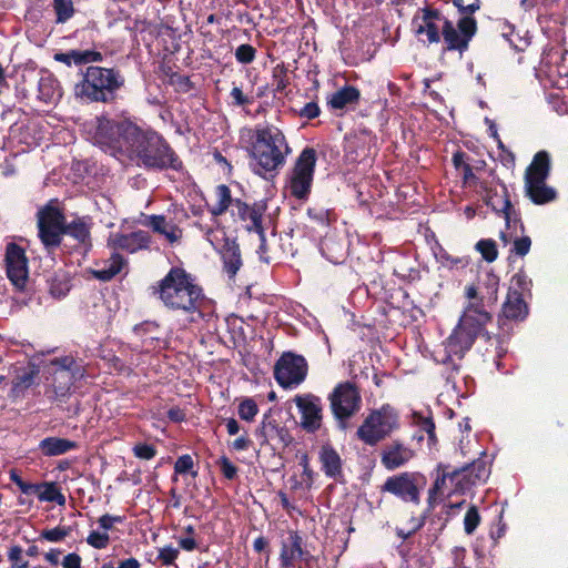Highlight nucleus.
<instances>
[{
    "instance_id": "1",
    "label": "nucleus",
    "mask_w": 568,
    "mask_h": 568,
    "mask_svg": "<svg viewBox=\"0 0 568 568\" xmlns=\"http://www.w3.org/2000/svg\"><path fill=\"white\" fill-rule=\"evenodd\" d=\"M150 291L169 310L196 314V317L192 316V322L204 317L205 295L203 288L183 267H171L162 280L150 287Z\"/></svg>"
},
{
    "instance_id": "2",
    "label": "nucleus",
    "mask_w": 568,
    "mask_h": 568,
    "mask_svg": "<svg viewBox=\"0 0 568 568\" xmlns=\"http://www.w3.org/2000/svg\"><path fill=\"white\" fill-rule=\"evenodd\" d=\"M252 171L267 180L276 176L292 152L283 131L273 124H258L254 129L248 149Z\"/></svg>"
},
{
    "instance_id": "3",
    "label": "nucleus",
    "mask_w": 568,
    "mask_h": 568,
    "mask_svg": "<svg viewBox=\"0 0 568 568\" xmlns=\"http://www.w3.org/2000/svg\"><path fill=\"white\" fill-rule=\"evenodd\" d=\"M146 170L183 172L184 164L162 134L153 129L139 128L126 155Z\"/></svg>"
},
{
    "instance_id": "4",
    "label": "nucleus",
    "mask_w": 568,
    "mask_h": 568,
    "mask_svg": "<svg viewBox=\"0 0 568 568\" xmlns=\"http://www.w3.org/2000/svg\"><path fill=\"white\" fill-rule=\"evenodd\" d=\"M125 78L116 68L89 65L75 83L74 97L84 103H113L124 87Z\"/></svg>"
},
{
    "instance_id": "5",
    "label": "nucleus",
    "mask_w": 568,
    "mask_h": 568,
    "mask_svg": "<svg viewBox=\"0 0 568 568\" xmlns=\"http://www.w3.org/2000/svg\"><path fill=\"white\" fill-rule=\"evenodd\" d=\"M139 128L129 116L110 118L101 114L95 116L91 134L93 143L100 148L126 155Z\"/></svg>"
},
{
    "instance_id": "6",
    "label": "nucleus",
    "mask_w": 568,
    "mask_h": 568,
    "mask_svg": "<svg viewBox=\"0 0 568 568\" xmlns=\"http://www.w3.org/2000/svg\"><path fill=\"white\" fill-rule=\"evenodd\" d=\"M400 427L398 410L390 404H383L379 408L372 409L357 428L356 436L368 446L390 437Z\"/></svg>"
},
{
    "instance_id": "7",
    "label": "nucleus",
    "mask_w": 568,
    "mask_h": 568,
    "mask_svg": "<svg viewBox=\"0 0 568 568\" xmlns=\"http://www.w3.org/2000/svg\"><path fill=\"white\" fill-rule=\"evenodd\" d=\"M483 335L487 341L491 339V335L485 329L467 320L459 318L458 324L453 329L452 334L445 341V356L442 358V363L445 366L452 367V373H458L459 365L455 364L452 356H456L462 359L465 354L473 347L476 338Z\"/></svg>"
},
{
    "instance_id": "8",
    "label": "nucleus",
    "mask_w": 568,
    "mask_h": 568,
    "mask_svg": "<svg viewBox=\"0 0 568 568\" xmlns=\"http://www.w3.org/2000/svg\"><path fill=\"white\" fill-rule=\"evenodd\" d=\"M51 365L55 368L51 385L53 395L49 398L58 403H65L72 394L74 383L85 376V368L70 355L53 358Z\"/></svg>"
},
{
    "instance_id": "9",
    "label": "nucleus",
    "mask_w": 568,
    "mask_h": 568,
    "mask_svg": "<svg viewBox=\"0 0 568 568\" xmlns=\"http://www.w3.org/2000/svg\"><path fill=\"white\" fill-rule=\"evenodd\" d=\"M317 152L314 148H304L295 160L288 175V190L291 196L306 201L312 192Z\"/></svg>"
},
{
    "instance_id": "10",
    "label": "nucleus",
    "mask_w": 568,
    "mask_h": 568,
    "mask_svg": "<svg viewBox=\"0 0 568 568\" xmlns=\"http://www.w3.org/2000/svg\"><path fill=\"white\" fill-rule=\"evenodd\" d=\"M328 400L332 414L342 429L347 427V422L362 407L361 392L355 383L349 381L338 383L328 395Z\"/></svg>"
},
{
    "instance_id": "11",
    "label": "nucleus",
    "mask_w": 568,
    "mask_h": 568,
    "mask_svg": "<svg viewBox=\"0 0 568 568\" xmlns=\"http://www.w3.org/2000/svg\"><path fill=\"white\" fill-rule=\"evenodd\" d=\"M427 485V478L419 471H403L386 478L382 491L389 493L404 503L420 504V493Z\"/></svg>"
},
{
    "instance_id": "12",
    "label": "nucleus",
    "mask_w": 568,
    "mask_h": 568,
    "mask_svg": "<svg viewBox=\"0 0 568 568\" xmlns=\"http://www.w3.org/2000/svg\"><path fill=\"white\" fill-rule=\"evenodd\" d=\"M50 201L38 211V234L48 251L59 247L62 243L65 215L61 209Z\"/></svg>"
},
{
    "instance_id": "13",
    "label": "nucleus",
    "mask_w": 568,
    "mask_h": 568,
    "mask_svg": "<svg viewBox=\"0 0 568 568\" xmlns=\"http://www.w3.org/2000/svg\"><path fill=\"white\" fill-rule=\"evenodd\" d=\"M477 32V21L474 17L464 16L455 26L449 19H444L442 38L444 51H458L460 54L469 48V42Z\"/></svg>"
},
{
    "instance_id": "14",
    "label": "nucleus",
    "mask_w": 568,
    "mask_h": 568,
    "mask_svg": "<svg viewBox=\"0 0 568 568\" xmlns=\"http://www.w3.org/2000/svg\"><path fill=\"white\" fill-rule=\"evenodd\" d=\"M308 373V364L303 355L285 352L274 365V378L277 384L291 389L301 385Z\"/></svg>"
},
{
    "instance_id": "15",
    "label": "nucleus",
    "mask_w": 568,
    "mask_h": 568,
    "mask_svg": "<svg viewBox=\"0 0 568 568\" xmlns=\"http://www.w3.org/2000/svg\"><path fill=\"white\" fill-rule=\"evenodd\" d=\"M267 210L264 200L255 201L248 204L240 199L235 200L234 207L231 209V215L234 221L242 223L248 233H256L262 240L265 239V229L263 226V216Z\"/></svg>"
},
{
    "instance_id": "16",
    "label": "nucleus",
    "mask_w": 568,
    "mask_h": 568,
    "mask_svg": "<svg viewBox=\"0 0 568 568\" xmlns=\"http://www.w3.org/2000/svg\"><path fill=\"white\" fill-rule=\"evenodd\" d=\"M501 186V193L497 190L491 189L487 183H481L480 187L484 191V202L489 206L496 214L501 215L505 219L507 229H510V223H519L521 231H524V224L520 219V213L516 211L511 204L507 186L504 182H499Z\"/></svg>"
},
{
    "instance_id": "17",
    "label": "nucleus",
    "mask_w": 568,
    "mask_h": 568,
    "mask_svg": "<svg viewBox=\"0 0 568 568\" xmlns=\"http://www.w3.org/2000/svg\"><path fill=\"white\" fill-rule=\"evenodd\" d=\"M28 257L26 250L16 242L6 245L4 265L9 281L19 290H23L29 278Z\"/></svg>"
},
{
    "instance_id": "18",
    "label": "nucleus",
    "mask_w": 568,
    "mask_h": 568,
    "mask_svg": "<svg viewBox=\"0 0 568 568\" xmlns=\"http://www.w3.org/2000/svg\"><path fill=\"white\" fill-rule=\"evenodd\" d=\"M9 477L24 495H36L40 501L55 503L59 506H64L67 503L65 496L55 481L28 483L17 469H11Z\"/></svg>"
},
{
    "instance_id": "19",
    "label": "nucleus",
    "mask_w": 568,
    "mask_h": 568,
    "mask_svg": "<svg viewBox=\"0 0 568 568\" xmlns=\"http://www.w3.org/2000/svg\"><path fill=\"white\" fill-rule=\"evenodd\" d=\"M255 435L261 439V446L272 445L274 449H285L294 440L288 428L272 417L271 409L264 414Z\"/></svg>"
},
{
    "instance_id": "20",
    "label": "nucleus",
    "mask_w": 568,
    "mask_h": 568,
    "mask_svg": "<svg viewBox=\"0 0 568 568\" xmlns=\"http://www.w3.org/2000/svg\"><path fill=\"white\" fill-rule=\"evenodd\" d=\"M301 414V426L307 433H316L322 427L323 404L322 399L312 394L296 395L294 398Z\"/></svg>"
},
{
    "instance_id": "21",
    "label": "nucleus",
    "mask_w": 568,
    "mask_h": 568,
    "mask_svg": "<svg viewBox=\"0 0 568 568\" xmlns=\"http://www.w3.org/2000/svg\"><path fill=\"white\" fill-rule=\"evenodd\" d=\"M152 236L144 230H136L131 233L111 232L108 237L110 248L130 254L150 250Z\"/></svg>"
},
{
    "instance_id": "22",
    "label": "nucleus",
    "mask_w": 568,
    "mask_h": 568,
    "mask_svg": "<svg viewBox=\"0 0 568 568\" xmlns=\"http://www.w3.org/2000/svg\"><path fill=\"white\" fill-rule=\"evenodd\" d=\"M465 296L468 298V303L460 318L469 317L474 324L485 327L493 320L491 314L485 308L486 297L474 284L465 287Z\"/></svg>"
},
{
    "instance_id": "23",
    "label": "nucleus",
    "mask_w": 568,
    "mask_h": 568,
    "mask_svg": "<svg viewBox=\"0 0 568 568\" xmlns=\"http://www.w3.org/2000/svg\"><path fill=\"white\" fill-rule=\"evenodd\" d=\"M381 463L387 470H395L409 463L415 452L400 439L385 444L381 450Z\"/></svg>"
},
{
    "instance_id": "24",
    "label": "nucleus",
    "mask_w": 568,
    "mask_h": 568,
    "mask_svg": "<svg viewBox=\"0 0 568 568\" xmlns=\"http://www.w3.org/2000/svg\"><path fill=\"white\" fill-rule=\"evenodd\" d=\"M310 552L303 549V538L298 531H290L287 540L281 542V568H295L297 560L307 561Z\"/></svg>"
},
{
    "instance_id": "25",
    "label": "nucleus",
    "mask_w": 568,
    "mask_h": 568,
    "mask_svg": "<svg viewBox=\"0 0 568 568\" xmlns=\"http://www.w3.org/2000/svg\"><path fill=\"white\" fill-rule=\"evenodd\" d=\"M92 225L90 216H78L71 222L65 221L63 235L72 237L77 242L75 247L88 252L92 248Z\"/></svg>"
},
{
    "instance_id": "26",
    "label": "nucleus",
    "mask_w": 568,
    "mask_h": 568,
    "mask_svg": "<svg viewBox=\"0 0 568 568\" xmlns=\"http://www.w3.org/2000/svg\"><path fill=\"white\" fill-rule=\"evenodd\" d=\"M454 468L450 465L439 463L436 467V478L433 486L428 490V503L433 505L437 498L444 494L446 481H449L455 486V490H465V484L459 476L453 475Z\"/></svg>"
},
{
    "instance_id": "27",
    "label": "nucleus",
    "mask_w": 568,
    "mask_h": 568,
    "mask_svg": "<svg viewBox=\"0 0 568 568\" xmlns=\"http://www.w3.org/2000/svg\"><path fill=\"white\" fill-rule=\"evenodd\" d=\"M490 474V468L487 462L484 459H475L471 463H467L462 467L454 468L453 475L459 476L465 484V489L470 486H475L478 483L485 481Z\"/></svg>"
},
{
    "instance_id": "28",
    "label": "nucleus",
    "mask_w": 568,
    "mask_h": 568,
    "mask_svg": "<svg viewBox=\"0 0 568 568\" xmlns=\"http://www.w3.org/2000/svg\"><path fill=\"white\" fill-rule=\"evenodd\" d=\"M220 255L223 262V271L229 278H234L243 265L240 245L235 240L225 239Z\"/></svg>"
},
{
    "instance_id": "29",
    "label": "nucleus",
    "mask_w": 568,
    "mask_h": 568,
    "mask_svg": "<svg viewBox=\"0 0 568 568\" xmlns=\"http://www.w3.org/2000/svg\"><path fill=\"white\" fill-rule=\"evenodd\" d=\"M142 225L150 227L154 233L163 235L171 244L182 239V230L175 224L168 223L164 215H145Z\"/></svg>"
},
{
    "instance_id": "30",
    "label": "nucleus",
    "mask_w": 568,
    "mask_h": 568,
    "mask_svg": "<svg viewBox=\"0 0 568 568\" xmlns=\"http://www.w3.org/2000/svg\"><path fill=\"white\" fill-rule=\"evenodd\" d=\"M501 312L505 318L511 321H524L527 317L528 305L518 290H508Z\"/></svg>"
},
{
    "instance_id": "31",
    "label": "nucleus",
    "mask_w": 568,
    "mask_h": 568,
    "mask_svg": "<svg viewBox=\"0 0 568 568\" xmlns=\"http://www.w3.org/2000/svg\"><path fill=\"white\" fill-rule=\"evenodd\" d=\"M550 155L547 151H538L531 163L526 168L524 182H546L550 174Z\"/></svg>"
},
{
    "instance_id": "32",
    "label": "nucleus",
    "mask_w": 568,
    "mask_h": 568,
    "mask_svg": "<svg viewBox=\"0 0 568 568\" xmlns=\"http://www.w3.org/2000/svg\"><path fill=\"white\" fill-rule=\"evenodd\" d=\"M38 448L43 456L53 457L78 449L79 444L68 438L50 436L41 439Z\"/></svg>"
},
{
    "instance_id": "33",
    "label": "nucleus",
    "mask_w": 568,
    "mask_h": 568,
    "mask_svg": "<svg viewBox=\"0 0 568 568\" xmlns=\"http://www.w3.org/2000/svg\"><path fill=\"white\" fill-rule=\"evenodd\" d=\"M318 458L322 470L327 477L337 479L342 475V459L332 445H323L320 449Z\"/></svg>"
},
{
    "instance_id": "34",
    "label": "nucleus",
    "mask_w": 568,
    "mask_h": 568,
    "mask_svg": "<svg viewBox=\"0 0 568 568\" xmlns=\"http://www.w3.org/2000/svg\"><path fill=\"white\" fill-rule=\"evenodd\" d=\"M361 100V91L354 85H344L327 99L332 110H343L348 105H356Z\"/></svg>"
},
{
    "instance_id": "35",
    "label": "nucleus",
    "mask_w": 568,
    "mask_h": 568,
    "mask_svg": "<svg viewBox=\"0 0 568 568\" xmlns=\"http://www.w3.org/2000/svg\"><path fill=\"white\" fill-rule=\"evenodd\" d=\"M525 193L526 196L537 205L547 204L554 201L557 196L555 189L548 186L546 182H525Z\"/></svg>"
},
{
    "instance_id": "36",
    "label": "nucleus",
    "mask_w": 568,
    "mask_h": 568,
    "mask_svg": "<svg viewBox=\"0 0 568 568\" xmlns=\"http://www.w3.org/2000/svg\"><path fill=\"white\" fill-rule=\"evenodd\" d=\"M216 204L211 209L214 216L224 214L229 209L234 207L236 199L232 197L231 190L225 184H219L215 187Z\"/></svg>"
},
{
    "instance_id": "37",
    "label": "nucleus",
    "mask_w": 568,
    "mask_h": 568,
    "mask_svg": "<svg viewBox=\"0 0 568 568\" xmlns=\"http://www.w3.org/2000/svg\"><path fill=\"white\" fill-rule=\"evenodd\" d=\"M110 261H111V263H110L109 267L92 271L94 278L102 281V282H109L121 272L123 264H124L123 256L121 254L114 252V253H112Z\"/></svg>"
},
{
    "instance_id": "38",
    "label": "nucleus",
    "mask_w": 568,
    "mask_h": 568,
    "mask_svg": "<svg viewBox=\"0 0 568 568\" xmlns=\"http://www.w3.org/2000/svg\"><path fill=\"white\" fill-rule=\"evenodd\" d=\"M413 423L419 428V430L425 432L427 434L428 445L435 446L438 443L435 429L434 418L429 416H424L419 412L413 413Z\"/></svg>"
},
{
    "instance_id": "39",
    "label": "nucleus",
    "mask_w": 568,
    "mask_h": 568,
    "mask_svg": "<svg viewBox=\"0 0 568 568\" xmlns=\"http://www.w3.org/2000/svg\"><path fill=\"white\" fill-rule=\"evenodd\" d=\"M288 84V69L284 63L276 64L272 71V85L274 94L283 93Z\"/></svg>"
},
{
    "instance_id": "40",
    "label": "nucleus",
    "mask_w": 568,
    "mask_h": 568,
    "mask_svg": "<svg viewBox=\"0 0 568 568\" xmlns=\"http://www.w3.org/2000/svg\"><path fill=\"white\" fill-rule=\"evenodd\" d=\"M184 474H191L192 477L197 476V470H194V460H193L192 456L189 454H184V455L178 457V459L175 460L174 474L172 476V481L178 483L179 475H184Z\"/></svg>"
},
{
    "instance_id": "41",
    "label": "nucleus",
    "mask_w": 568,
    "mask_h": 568,
    "mask_svg": "<svg viewBox=\"0 0 568 568\" xmlns=\"http://www.w3.org/2000/svg\"><path fill=\"white\" fill-rule=\"evenodd\" d=\"M475 250L481 255L487 263H493L498 257V248L496 241L493 239H481L475 244Z\"/></svg>"
},
{
    "instance_id": "42",
    "label": "nucleus",
    "mask_w": 568,
    "mask_h": 568,
    "mask_svg": "<svg viewBox=\"0 0 568 568\" xmlns=\"http://www.w3.org/2000/svg\"><path fill=\"white\" fill-rule=\"evenodd\" d=\"M485 292H481L486 297L487 305H494L498 301L499 277L494 273H487L483 283Z\"/></svg>"
},
{
    "instance_id": "43",
    "label": "nucleus",
    "mask_w": 568,
    "mask_h": 568,
    "mask_svg": "<svg viewBox=\"0 0 568 568\" xmlns=\"http://www.w3.org/2000/svg\"><path fill=\"white\" fill-rule=\"evenodd\" d=\"M52 6L57 16V23H65L75 12L72 0H53Z\"/></svg>"
},
{
    "instance_id": "44",
    "label": "nucleus",
    "mask_w": 568,
    "mask_h": 568,
    "mask_svg": "<svg viewBox=\"0 0 568 568\" xmlns=\"http://www.w3.org/2000/svg\"><path fill=\"white\" fill-rule=\"evenodd\" d=\"M71 58L73 60V64L75 65H84L92 62H101L103 60V54L100 51L95 50H71Z\"/></svg>"
},
{
    "instance_id": "45",
    "label": "nucleus",
    "mask_w": 568,
    "mask_h": 568,
    "mask_svg": "<svg viewBox=\"0 0 568 568\" xmlns=\"http://www.w3.org/2000/svg\"><path fill=\"white\" fill-rule=\"evenodd\" d=\"M307 215L314 223L323 227H328L335 221L333 212L324 207H308Z\"/></svg>"
},
{
    "instance_id": "46",
    "label": "nucleus",
    "mask_w": 568,
    "mask_h": 568,
    "mask_svg": "<svg viewBox=\"0 0 568 568\" xmlns=\"http://www.w3.org/2000/svg\"><path fill=\"white\" fill-rule=\"evenodd\" d=\"M71 532V527L69 526H57L52 529H43L41 530L38 540H47L50 542H60L64 540Z\"/></svg>"
},
{
    "instance_id": "47",
    "label": "nucleus",
    "mask_w": 568,
    "mask_h": 568,
    "mask_svg": "<svg viewBox=\"0 0 568 568\" xmlns=\"http://www.w3.org/2000/svg\"><path fill=\"white\" fill-rule=\"evenodd\" d=\"M10 568H29V561L24 558L23 549L20 545H12L7 552Z\"/></svg>"
},
{
    "instance_id": "48",
    "label": "nucleus",
    "mask_w": 568,
    "mask_h": 568,
    "mask_svg": "<svg viewBox=\"0 0 568 568\" xmlns=\"http://www.w3.org/2000/svg\"><path fill=\"white\" fill-rule=\"evenodd\" d=\"M237 413L241 419L253 422L258 414V406L253 398H245L240 403Z\"/></svg>"
},
{
    "instance_id": "49",
    "label": "nucleus",
    "mask_w": 568,
    "mask_h": 568,
    "mask_svg": "<svg viewBox=\"0 0 568 568\" xmlns=\"http://www.w3.org/2000/svg\"><path fill=\"white\" fill-rule=\"evenodd\" d=\"M481 521L478 508L471 505L464 517V530L467 535H473Z\"/></svg>"
},
{
    "instance_id": "50",
    "label": "nucleus",
    "mask_w": 568,
    "mask_h": 568,
    "mask_svg": "<svg viewBox=\"0 0 568 568\" xmlns=\"http://www.w3.org/2000/svg\"><path fill=\"white\" fill-rule=\"evenodd\" d=\"M256 52V49L252 44L244 43L235 49L234 55L239 63L250 64L255 60Z\"/></svg>"
},
{
    "instance_id": "51",
    "label": "nucleus",
    "mask_w": 568,
    "mask_h": 568,
    "mask_svg": "<svg viewBox=\"0 0 568 568\" xmlns=\"http://www.w3.org/2000/svg\"><path fill=\"white\" fill-rule=\"evenodd\" d=\"M416 32L418 34L425 33L429 43H438L442 39V29L439 30V27L433 21L424 22Z\"/></svg>"
},
{
    "instance_id": "52",
    "label": "nucleus",
    "mask_w": 568,
    "mask_h": 568,
    "mask_svg": "<svg viewBox=\"0 0 568 568\" xmlns=\"http://www.w3.org/2000/svg\"><path fill=\"white\" fill-rule=\"evenodd\" d=\"M231 104L236 108H244L254 103V97L244 94L242 88L234 85L230 92Z\"/></svg>"
},
{
    "instance_id": "53",
    "label": "nucleus",
    "mask_w": 568,
    "mask_h": 568,
    "mask_svg": "<svg viewBox=\"0 0 568 568\" xmlns=\"http://www.w3.org/2000/svg\"><path fill=\"white\" fill-rule=\"evenodd\" d=\"M216 465L225 479L233 480L237 477L239 468L229 459V457L224 455L221 456L216 460Z\"/></svg>"
},
{
    "instance_id": "54",
    "label": "nucleus",
    "mask_w": 568,
    "mask_h": 568,
    "mask_svg": "<svg viewBox=\"0 0 568 568\" xmlns=\"http://www.w3.org/2000/svg\"><path fill=\"white\" fill-rule=\"evenodd\" d=\"M170 83L176 85V91L182 93H187L194 89V83L191 81L190 77L179 74L178 72L171 73Z\"/></svg>"
},
{
    "instance_id": "55",
    "label": "nucleus",
    "mask_w": 568,
    "mask_h": 568,
    "mask_svg": "<svg viewBox=\"0 0 568 568\" xmlns=\"http://www.w3.org/2000/svg\"><path fill=\"white\" fill-rule=\"evenodd\" d=\"M87 542L95 549H104L110 544V536L105 531L92 530L87 537Z\"/></svg>"
},
{
    "instance_id": "56",
    "label": "nucleus",
    "mask_w": 568,
    "mask_h": 568,
    "mask_svg": "<svg viewBox=\"0 0 568 568\" xmlns=\"http://www.w3.org/2000/svg\"><path fill=\"white\" fill-rule=\"evenodd\" d=\"M133 454L136 458L151 460L156 456V448L152 444L139 443L133 447Z\"/></svg>"
},
{
    "instance_id": "57",
    "label": "nucleus",
    "mask_w": 568,
    "mask_h": 568,
    "mask_svg": "<svg viewBox=\"0 0 568 568\" xmlns=\"http://www.w3.org/2000/svg\"><path fill=\"white\" fill-rule=\"evenodd\" d=\"M180 551L178 548H174L172 546H165L159 549V555L156 559L163 566H171L175 564V560L178 559Z\"/></svg>"
},
{
    "instance_id": "58",
    "label": "nucleus",
    "mask_w": 568,
    "mask_h": 568,
    "mask_svg": "<svg viewBox=\"0 0 568 568\" xmlns=\"http://www.w3.org/2000/svg\"><path fill=\"white\" fill-rule=\"evenodd\" d=\"M36 373L33 371L24 372L18 375L12 382V389L23 392L34 383Z\"/></svg>"
},
{
    "instance_id": "59",
    "label": "nucleus",
    "mask_w": 568,
    "mask_h": 568,
    "mask_svg": "<svg viewBox=\"0 0 568 568\" xmlns=\"http://www.w3.org/2000/svg\"><path fill=\"white\" fill-rule=\"evenodd\" d=\"M531 246V240L528 235H524L520 237H516L513 243V247L510 253H514L518 256H525L529 253Z\"/></svg>"
},
{
    "instance_id": "60",
    "label": "nucleus",
    "mask_w": 568,
    "mask_h": 568,
    "mask_svg": "<svg viewBox=\"0 0 568 568\" xmlns=\"http://www.w3.org/2000/svg\"><path fill=\"white\" fill-rule=\"evenodd\" d=\"M531 286V280L526 275L525 272L520 271L511 277V286L509 288L518 290L521 294L529 291Z\"/></svg>"
},
{
    "instance_id": "61",
    "label": "nucleus",
    "mask_w": 568,
    "mask_h": 568,
    "mask_svg": "<svg viewBox=\"0 0 568 568\" xmlns=\"http://www.w3.org/2000/svg\"><path fill=\"white\" fill-rule=\"evenodd\" d=\"M454 6L465 16H470L480 8L479 0H453Z\"/></svg>"
},
{
    "instance_id": "62",
    "label": "nucleus",
    "mask_w": 568,
    "mask_h": 568,
    "mask_svg": "<svg viewBox=\"0 0 568 568\" xmlns=\"http://www.w3.org/2000/svg\"><path fill=\"white\" fill-rule=\"evenodd\" d=\"M321 114V108L315 101L307 102L300 111L298 115L306 120H314Z\"/></svg>"
},
{
    "instance_id": "63",
    "label": "nucleus",
    "mask_w": 568,
    "mask_h": 568,
    "mask_svg": "<svg viewBox=\"0 0 568 568\" xmlns=\"http://www.w3.org/2000/svg\"><path fill=\"white\" fill-rule=\"evenodd\" d=\"M334 245L335 243L331 237H324V240L321 243V250L327 260H329L333 263H338V260L342 255L335 254Z\"/></svg>"
},
{
    "instance_id": "64",
    "label": "nucleus",
    "mask_w": 568,
    "mask_h": 568,
    "mask_svg": "<svg viewBox=\"0 0 568 568\" xmlns=\"http://www.w3.org/2000/svg\"><path fill=\"white\" fill-rule=\"evenodd\" d=\"M178 545L182 550L187 552L200 549V542L194 537L180 536L178 538Z\"/></svg>"
}]
</instances>
